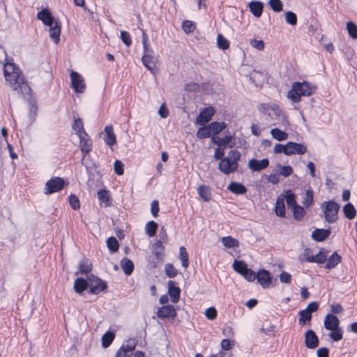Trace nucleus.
<instances>
[{"label":"nucleus","instance_id":"nucleus-50","mask_svg":"<svg viewBox=\"0 0 357 357\" xmlns=\"http://www.w3.org/2000/svg\"><path fill=\"white\" fill-rule=\"evenodd\" d=\"M217 44L218 47L222 50H227L229 47V41L222 34L218 35Z\"/></svg>","mask_w":357,"mask_h":357},{"label":"nucleus","instance_id":"nucleus-30","mask_svg":"<svg viewBox=\"0 0 357 357\" xmlns=\"http://www.w3.org/2000/svg\"><path fill=\"white\" fill-rule=\"evenodd\" d=\"M283 195L288 207L293 208L298 205L296 201V195L291 190L284 191V195Z\"/></svg>","mask_w":357,"mask_h":357},{"label":"nucleus","instance_id":"nucleus-53","mask_svg":"<svg viewBox=\"0 0 357 357\" xmlns=\"http://www.w3.org/2000/svg\"><path fill=\"white\" fill-rule=\"evenodd\" d=\"M330 331L331 333L328 334V336L333 340L337 342L342 339V331L341 330L340 328Z\"/></svg>","mask_w":357,"mask_h":357},{"label":"nucleus","instance_id":"nucleus-33","mask_svg":"<svg viewBox=\"0 0 357 357\" xmlns=\"http://www.w3.org/2000/svg\"><path fill=\"white\" fill-rule=\"evenodd\" d=\"M341 257L336 252L333 253L327 260L326 268L331 269L335 268L341 261Z\"/></svg>","mask_w":357,"mask_h":357},{"label":"nucleus","instance_id":"nucleus-20","mask_svg":"<svg viewBox=\"0 0 357 357\" xmlns=\"http://www.w3.org/2000/svg\"><path fill=\"white\" fill-rule=\"evenodd\" d=\"M275 213L279 217H285L284 197L283 195H280L276 199Z\"/></svg>","mask_w":357,"mask_h":357},{"label":"nucleus","instance_id":"nucleus-27","mask_svg":"<svg viewBox=\"0 0 357 357\" xmlns=\"http://www.w3.org/2000/svg\"><path fill=\"white\" fill-rule=\"evenodd\" d=\"M221 242L226 248H236L239 246L238 241L230 236L222 237Z\"/></svg>","mask_w":357,"mask_h":357},{"label":"nucleus","instance_id":"nucleus-11","mask_svg":"<svg viewBox=\"0 0 357 357\" xmlns=\"http://www.w3.org/2000/svg\"><path fill=\"white\" fill-rule=\"evenodd\" d=\"M268 165L269 160L267 158L260 160L252 158L250 159L248 163V168L252 172H260L267 168Z\"/></svg>","mask_w":357,"mask_h":357},{"label":"nucleus","instance_id":"nucleus-48","mask_svg":"<svg viewBox=\"0 0 357 357\" xmlns=\"http://www.w3.org/2000/svg\"><path fill=\"white\" fill-rule=\"evenodd\" d=\"M212 135L208 126L201 127L197 132V137L199 139H204Z\"/></svg>","mask_w":357,"mask_h":357},{"label":"nucleus","instance_id":"nucleus-24","mask_svg":"<svg viewBox=\"0 0 357 357\" xmlns=\"http://www.w3.org/2000/svg\"><path fill=\"white\" fill-rule=\"evenodd\" d=\"M227 189L236 195H243L246 192V188L241 183L231 182L228 185Z\"/></svg>","mask_w":357,"mask_h":357},{"label":"nucleus","instance_id":"nucleus-4","mask_svg":"<svg viewBox=\"0 0 357 357\" xmlns=\"http://www.w3.org/2000/svg\"><path fill=\"white\" fill-rule=\"evenodd\" d=\"M240 158V152L236 150H231L228 153L227 157L223 158L220 160L218 169L225 174H229L230 173L234 172L238 168V162Z\"/></svg>","mask_w":357,"mask_h":357},{"label":"nucleus","instance_id":"nucleus-21","mask_svg":"<svg viewBox=\"0 0 357 357\" xmlns=\"http://www.w3.org/2000/svg\"><path fill=\"white\" fill-rule=\"evenodd\" d=\"M104 132L105 133V137L104 139L105 143L112 147L113 145L116 144V136L113 131V128L112 126H107L105 129Z\"/></svg>","mask_w":357,"mask_h":357},{"label":"nucleus","instance_id":"nucleus-26","mask_svg":"<svg viewBox=\"0 0 357 357\" xmlns=\"http://www.w3.org/2000/svg\"><path fill=\"white\" fill-rule=\"evenodd\" d=\"M249 7L252 15L257 17L261 15L263 10V3L260 1H252L249 4Z\"/></svg>","mask_w":357,"mask_h":357},{"label":"nucleus","instance_id":"nucleus-13","mask_svg":"<svg viewBox=\"0 0 357 357\" xmlns=\"http://www.w3.org/2000/svg\"><path fill=\"white\" fill-rule=\"evenodd\" d=\"M305 344L307 348L314 349L319 345V338L312 330L307 331L305 334Z\"/></svg>","mask_w":357,"mask_h":357},{"label":"nucleus","instance_id":"nucleus-39","mask_svg":"<svg viewBox=\"0 0 357 357\" xmlns=\"http://www.w3.org/2000/svg\"><path fill=\"white\" fill-rule=\"evenodd\" d=\"M142 61L149 70H153L155 66L153 57L151 55L144 54L142 58Z\"/></svg>","mask_w":357,"mask_h":357},{"label":"nucleus","instance_id":"nucleus-45","mask_svg":"<svg viewBox=\"0 0 357 357\" xmlns=\"http://www.w3.org/2000/svg\"><path fill=\"white\" fill-rule=\"evenodd\" d=\"M158 228V224L154 221H149L146 225V233L150 237L153 236L155 234Z\"/></svg>","mask_w":357,"mask_h":357},{"label":"nucleus","instance_id":"nucleus-40","mask_svg":"<svg viewBox=\"0 0 357 357\" xmlns=\"http://www.w3.org/2000/svg\"><path fill=\"white\" fill-rule=\"evenodd\" d=\"M73 129L75 131L77 136L80 135H84L86 133L82 120L80 118L75 119L74 123L73 124Z\"/></svg>","mask_w":357,"mask_h":357},{"label":"nucleus","instance_id":"nucleus-61","mask_svg":"<svg viewBox=\"0 0 357 357\" xmlns=\"http://www.w3.org/2000/svg\"><path fill=\"white\" fill-rule=\"evenodd\" d=\"M250 45L258 50H263L264 48V43L261 40L252 39L250 41Z\"/></svg>","mask_w":357,"mask_h":357},{"label":"nucleus","instance_id":"nucleus-14","mask_svg":"<svg viewBox=\"0 0 357 357\" xmlns=\"http://www.w3.org/2000/svg\"><path fill=\"white\" fill-rule=\"evenodd\" d=\"M324 325L326 330L334 331L340 328V321L336 316L328 314L324 318Z\"/></svg>","mask_w":357,"mask_h":357},{"label":"nucleus","instance_id":"nucleus-16","mask_svg":"<svg viewBox=\"0 0 357 357\" xmlns=\"http://www.w3.org/2000/svg\"><path fill=\"white\" fill-rule=\"evenodd\" d=\"M157 315L160 318H173L176 317V313L173 305H167L159 308L157 312Z\"/></svg>","mask_w":357,"mask_h":357},{"label":"nucleus","instance_id":"nucleus-17","mask_svg":"<svg viewBox=\"0 0 357 357\" xmlns=\"http://www.w3.org/2000/svg\"><path fill=\"white\" fill-rule=\"evenodd\" d=\"M37 17L48 26H52L56 22L54 21L51 13L47 9H43L41 11L38 12Z\"/></svg>","mask_w":357,"mask_h":357},{"label":"nucleus","instance_id":"nucleus-51","mask_svg":"<svg viewBox=\"0 0 357 357\" xmlns=\"http://www.w3.org/2000/svg\"><path fill=\"white\" fill-rule=\"evenodd\" d=\"M285 20L290 25H296L297 23V17L296 15L291 12L287 11L284 13Z\"/></svg>","mask_w":357,"mask_h":357},{"label":"nucleus","instance_id":"nucleus-25","mask_svg":"<svg viewBox=\"0 0 357 357\" xmlns=\"http://www.w3.org/2000/svg\"><path fill=\"white\" fill-rule=\"evenodd\" d=\"M198 193L204 202H209L211 199V191L209 186L202 185L198 188Z\"/></svg>","mask_w":357,"mask_h":357},{"label":"nucleus","instance_id":"nucleus-43","mask_svg":"<svg viewBox=\"0 0 357 357\" xmlns=\"http://www.w3.org/2000/svg\"><path fill=\"white\" fill-rule=\"evenodd\" d=\"M277 167L279 169V174L285 178L289 176L293 173V168L291 166H284L281 164H278Z\"/></svg>","mask_w":357,"mask_h":357},{"label":"nucleus","instance_id":"nucleus-46","mask_svg":"<svg viewBox=\"0 0 357 357\" xmlns=\"http://www.w3.org/2000/svg\"><path fill=\"white\" fill-rule=\"evenodd\" d=\"M179 259L181 261L182 266L187 268L189 265L188 255L185 248L183 246L179 248Z\"/></svg>","mask_w":357,"mask_h":357},{"label":"nucleus","instance_id":"nucleus-9","mask_svg":"<svg viewBox=\"0 0 357 357\" xmlns=\"http://www.w3.org/2000/svg\"><path fill=\"white\" fill-rule=\"evenodd\" d=\"M88 280L90 292L91 294H98L107 287L106 284L102 280L94 275L89 277Z\"/></svg>","mask_w":357,"mask_h":357},{"label":"nucleus","instance_id":"nucleus-54","mask_svg":"<svg viewBox=\"0 0 357 357\" xmlns=\"http://www.w3.org/2000/svg\"><path fill=\"white\" fill-rule=\"evenodd\" d=\"M79 270L81 273H88L91 271V264L86 259L80 261Z\"/></svg>","mask_w":357,"mask_h":357},{"label":"nucleus","instance_id":"nucleus-12","mask_svg":"<svg viewBox=\"0 0 357 357\" xmlns=\"http://www.w3.org/2000/svg\"><path fill=\"white\" fill-rule=\"evenodd\" d=\"M307 151V148L302 144L289 142L287 143V155L298 154H304Z\"/></svg>","mask_w":357,"mask_h":357},{"label":"nucleus","instance_id":"nucleus-1","mask_svg":"<svg viewBox=\"0 0 357 357\" xmlns=\"http://www.w3.org/2000/svg\"><path fill=\"white\" fill-rule=\"evenodd\" d=\"M3 75L7 85L13 90L20 93H26L29 90L20 68L13 63L7 62L3 65Z\"/></svg>","mask_w":357,"mask_h":357},{"label":"nucleus","instance_id":"nucleus-22","mask_svg":"<svg viewBox=\"0 0 357 357\" xmlns=\"http://www.w3.org/2000/svg\"><path fill=\"white\" fill-rule=\"evenodd\" d=\"M331 234L329 229H316L312 233V238L317 241H324Z\"/></svg>","mask_w":357,"mask_h":357},{"label":"nucleus","instance_id":"nucleus-63","mask_svg":"<svg viewBox=\"0 0 357 357\" xmlns=\"http://www.w3.org/2000/svg\"><path fill=\"white\" fill-rule=\"evenodd\" d=\"M69 203L70 206L75 210H77L79 208V201L78 198L74 195L69 196Z\"/></svg>","mask_w":357,"mask_h":357},{"label":"nucleus","instance_id":"nucleus-31","mask_svg":"<svg viewBox=\"0 0 357 357\" xmlns=\"http://www.w3.org/2000/svg\"><path fill=\"white\" fill-rule=\"evenodd\" d=\"M121 267L125 274L128 275H130L133 271L134 264L131 260L127 258H123L121 261Z\"/></svg>","mask_w":357,"mask_h":357},{"label":"nucleus","instance_id":"nucleus-52","mask_svg":"<svg viewBox=\"0 0 357 357\" xmlns=\"http://www.w3.org/2000/svg\"><path fill=\"white\" fill-rule=\"evenodd\" d=\"M107 247L112 252H116L119 249V243L116 238L109 237L107 241Z\"/></svg>","mask_w":357,"mask_h":357},{"label":"nucleus","instance_id":"nucleus-32","mask_svg":"<svg viewBox=\"0 0 357 357\" xmlns=\"http://www.w3.org/2000/svg\"><path fill=\"white\" fill-rule=\"evenodd\" d=\"M88 286L89 281L87 282L83 278H77L75 280L74 289L78 294L83 292Z\"/></svg>","mask_w":357,"mask_h":357},{"label":"nucleus","instance_id":"nucleus-5","mask_svg":"<svg viewBox=\"0 0 357 357\" xmlns=\"http://www.w3.org/2000/svg\"><path fill=\"white\" fill-rule=\"evenodd\" d=\"M321 208L325 220L328 222H335L337 220L340 206L335 202L333 200L325 201L321 204Z\"/></svg>","mask_w":357,"mask_h":357},{"label":"nucleus","instance_id":"nucleus-42","mask_svg":"<svg viewBox=\"0 0 357 357\" xmlns=\"http://www.w3.org/2000/svg\"><path fill=\"white\" fill-rule=\"evenodd\" d=\"M233 268L241 275H243L248 269L244 261L237 260L233 263Z\"/></svg>","mask_w":357,"mask_h":357},{"label":"nucleus","instance_id":"nucleus-29","mask_svg":"<svg viewBox=\"0 0 357 357\" xmlns=\"http://www.w3.org/2000/svg\"><path fill=\"white\" fill-rule=\"evenodd\" d=\"M98 199L100 201V204H103L104 206H108L111 204V199L109 196V192L106 190H101L98 192Z\"/></svg>","mask_w":357,"mask_h":357},{"label":"nucleus","instance_id":"nucleus-15","mask_svg":"<svg viewBox=\"0 0 357 357\" xmlns=\"http://www.w3.org/2000/svg\"><path fill=\"white\" fill-rule=\"evenodd\" d=\"M79 138V148L82 152L84 154L88 153L91 151L92 142L86 132L84 135H80L78 136Z\"/></svg>","mask_w":357,"mask_h":357},{"label":"nucleus","instance_id":"nucleus-59","mask_svg":"<svg viewBox=\"0 0 357 357\" xmlns=\"http://www.w3.org/2000/svg\"><path fill=\"white\" fill-rule=\"evenodd\" d=\"M124 165L121 160H116L114 164V172L117 175H122L123 174Z\"/></svg>","mask_w":357,"mask_h":357},{"label":"nucleus","instance_id":"nucleus-28","mask_svg":"<svg viewBox=\"0 0 357 357\" xmlns=\"http://www.w3.org/2000/svg\"><path fill=\"white\" fill-rule=\"evenodd\" d=\"M137 345V342L135 339H128L126 340V343H124L120 349H122L124 352L127 353V354L131 356L132 352L134 351Z\"/></svg>","mask_w":357,"mask_h":357},{"label":"nucleus","instance_id":"nucleus-44","mask_svg":"<svg viewBox=\"0 0 357 357\" xmlns=\"http://www.w3.org/2000/svg\"><path fill=\"white\" fill-rule=\"evenodd\" d=\"M164 246L160 241H158L153 245V252L158 259H161L163 256L162 252Z\"/></svg>","mask_w":357,"mask_h":357},{"label":"nucleus","instance_id":"nucleus-49","mask_svg":"<svg viewBox=\"0 0 357 357\" xmlns=\"http://www.w3.org/2000/svg\"><path fill=\"white\" fill-rule=\"evenodd\" d=\"M327 259V256L323 250H320L317 255H313L312 262L317 264H323Z\"/></svg>","mask_w":357,"mask_h":357},{"label":"nucleus","instance_id":"nucleus-8","mask_svg":"<svg viewBox=\"0 0 357 357\" xmlns=\"http://www.w3.org/2000/svg\"><path fill=\"white\" fill-rule=\"evenodd\" d=\"M64 185V181L61 178L54 177L47 181L44 188L45 195H50L60 191Z\"/></svg>","mask_w":357,"mask_h":357},{"label":"nucleus","instance_id":"nucleus-3","mask_svg":"<svg viewBox=\"0 0 357 357\" xmlns=\"http://www.w3.org/2000/svg\"><path fill=\"white\" fill-rule=\"evenodd\" d=\"M315 89L316 86L308 82H296L293 83L291 89L288 92L287 98L294 102H298L302 96H310Z\"/></svg>","mask_w":357,"mask_h":357},{"label":"nucleus","instance_id":"nucleus-7","mask_svg":"<svg viewBox=\"0 0 357 357\" xmlns=\"http://www.w3.org/2000/svg\"><path fill=\"white\" fill-rule=\"evenodd\" d=\"M71 86L77 93H82L85 91L86 84L84 77L78 73L72 70L70 73Z\"/></svg>","mask_w":357,"mask_h":357},{"label":"nucleus","instance_id":"nucleus-6","mask_svg":"<svg viewBox=\"0 0 357 357\" xmlns=\"http://www.w3.org/2000/svg\"><path fill=\"white\" fill-rule=\"evenodd\" d=\"M319 308V304L317 302H311L305 310L298 312V324L304 326L306 323H309L312 319V313L316 312Z\"/></svg>","mask_w":357,"mask_h":357},{"label":"nucleus","instance_id":"nucleus-36","mask_svg":"<svg viewBox=\"0 0 357 357\" xmlns=\"http://www.w3.org/2000/svg\"><path fill=\"white\" fill-rule=\"evenodd\" d=\"M208 127L211 134L215 135L226 128V124L224 122H212Z\"/></svg>","mask_w":357,"mask_h":357},{"label":"nucleus","instance_id":"nucleus-19","mask_svg":"<svg viewBox=\"0 0 357 357\" xmlns=\"http://www.w3.org/2000/svg\"><path fill=\"white\" fill-rule=\"evenodd\" d=\"M180 289L174 286V282L172 280H169L168 282V294L172 303H178L180 298Z\"/></svg>","mask_w":357,"mask_h":357},{"label":"nucleus","instance_id":"nucleus-64","mask_svg":"<svg viewBox=\"0 0 357 357\" xmlns=\"http://www.w3.org/2000/svg\"><path fill=\"white\" fill-rule=\"evenodd\" d=\"M242 275L249 282H253L257 279V275L255 273L249 268Z\"/></svg>","mask_w":357,"mask_h":357},{"label":"nucleus","instance_id":"nucleus-10","mask_svg":"<svg viewBox=\"0 0 357 357\" xmlns=\"http://www.w3.org/2000/svg\"><path fill=\"white\" fill-rule=\"evenodd\" d=\"M215 113V110L212 107L204 108L198 115L195 120V123L200 126H204L208 123Z\"/></svg>","mask_w":357,"mask_h":357},{"label":"nucleus","instance_id":"nucleus-41","mask_svg":"<svg viewBox=\"0 0 357 357\" xmlns=\"http://www.w3.org/2000/svg\"><path fill=\"white\" fill-rule=\"evenodd\" d=\"M314 193L311 189L306 190L305 194L303 197L302 204L306 208H308L313 203Z\"/></svg>","mask_w":357,"mask_h":357},{"label":"nucleus","instance_id":"nucleus-47","mask_svg":"<svg viewBox=\"0 0 357 357\" xmlns=\"http://www.w3.org/2000/svg\"><path fill=\"white\" fill-rule=\"evenodd\" d=\"M347 29L349 33V35L353 39H357V26L354 22L351 21L348 22L347 23Z\"/></svg>","mask_w":357,"mask_h":357},{"label":"nucleus","instance_id":"nucleus-62","mask_svg":"<svg viewBox=\"0 0 357 357\" xmlns=\"http://www.w3.org/2000/svg\"><path fill=\"white\" fill-rule=\"evenodd\" d=\"M205 316L210 320H213L217 317V310L215 307H211L206 310Z\"/></svg>","mask_w":357,"mask_h":357},{"label":"nucleus","instance_id":"nucleus-18","mask_svg":"<svg viewBox=\"0 0 357 357\" xmlns=\"http://www.w3.org/2000/svg\"><path fill=\"white\" fill-rule=\"evenodd\" d=\"M257 280L264 288H267L271 284V278L268 271L261 270L257 274Z\"/></svg>","mask_w":357,"mask_h":357},{"label":"nucleus","instance_id":"nucleus-35","mask_svg":"<svg viewBox=\"0 0 357 357\" xmlns=\"http://www.w3.org/2000/svg\"><path fill=\"white\" fill-rule=\"evenodd\" d=\"M343 212L345 217L349 220L354 219L356 214V208L351 203H347L344 206Z\"/></svg>","mask_w":357,"mask_h":357},{"label":"nucleus","instance_id":"nucleus-37","mask_svg":"<svg viewBox=\"0 0 357 357\" xmlns=\"http://www.w3.org/2000/svg\"><path fill=\"white\" fill-rule=\"evenodd\" d=\"M232 140V137L231 135H227L224 137H213L211 138V142L215 144L220 146H225L227 144H229Z\"/></svg>","mask_w":357,"mask_h":357},{"label":"nucleus","instance_id":"nucleus-60","mask_svg":"<svg viewBox=\"0 0 357 357\" xmlns=\"http://www.w3.org/2000/svg\"><path fill=\"white\" fill-rule=\"evenodd\" d=\"M121 39L126 46H130L132 43V40L128 32L122 31H121Z\"/></svg>","mask_w":357,"mask_h":357},{"label":"nucleus","instance_id":"nucleus-38","mask_svg":"<svg viewBox=\"0 0 357 357\" xmlns=\"http://www.w3.org/2000/svg\"><path fill=\"white\" fill-rule=\"evenodd\" d=\"M272 137L278 141H283L288 138V134L278 128H273L271 130Z\"/></svg>","mask_w":357,"mask_h":357},{"label":"nucleus","instance_id":"nucleus-34","mask_svg":"<svg viewBox=\"0 0 357 357\" xmlns=\"http://www.w3.org/2000/svg\"><path fill=\"white\" fill-rule=\"evenodd\" d=\"M115 334L113 332L107 331L103 334L101 338L102 347L107 348L113 342Z\"/></svg>","mask_w":357,"mask_h":357},{"label":"nucleus","instance_id":"nucleus-56","mask_svg":"<svg viewBox=\"0 0 357 357\" xmlns=\"http://www.w3.org/2000/svg\"><path fill=\"white\" fill-rule=\"evenodd\" d=\"M268 4L275 12H280L282 10V3L280 0H269Z\"/></svg>","mask_w":357,"mask_h":357},{"label":"nucleus","instance_id":"nucleus-23","mask_svg":"<svg viewBox=\"0 0 357 357\" xmlns=\"http://www.w3.org/2000/svg\"><path fill=\"white\" fill-rule=\"evenodd\" d=\"M50 36L53 41L57 44L59 41V36L61 33V26L58 22H56L54 24L49 26Z\"/></svg>","mask_w":357,"mask_h":357},{"label":"nucleus","instance_id":"nucleus-2","mask_svg":"<svg viewBox=\"0 0 357 357\" xmlns=\"http://www.w3.org/2000/svg\"><path fill=\"white\" fill-rule=\"evenodd\" d=\"M258 110L266 116L267 121H273L272 125H276V121L288 123L287 116L275 103H261L258 105Z\"/></svg>","mask_w":357,"mask_h":357},{"label":"nucleus","instance_id":"nucleus-55","mask_svg":"<svg viewBox=\"0 0 357 357\" xmlns=\"http://www.w3.org/2000/svg\"><path fill=\"white\" fill-rule=\"evenodd\" d=\"M165 271L166 275L170 278H174L178 273L176 268H175L172 264L165 265Z\"/></svg>","mask_w":357,"mask_h":357},{"label":"nucleus","instance_id":"nucleus-57","mask_svg":"<svg viewBox=\"0 0 357 357\" xmlns=\"http://www.w3.org/2000/svg\"><path fill=\"white\" fill-rule=\"evenodd\" d=\"M291 209L293 210L294 218L296 220H300L303 218L304 215V209L302 206L297 205Z\"/></svg>","mask_w":357,"mask_h":357},{"label":"nucleus","instance_id":"nucleus-58","mask_svg":"<svg viewBox=\"0 0 357 357\" xmlns=\"http://www.w3.org/2000/svg\"><path fill=\"white\" fill-rule=\"evenodd\" d=\"M182 28L185 33H188L195 30V25L192 21L186 20L183 22Z\"/></svg>","mask_w":357,"mask_h":357}]
</instances>
